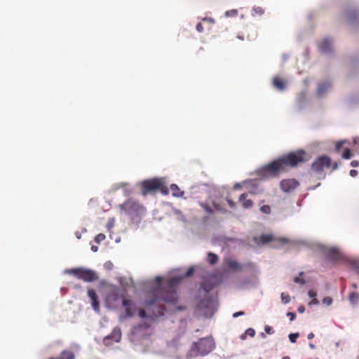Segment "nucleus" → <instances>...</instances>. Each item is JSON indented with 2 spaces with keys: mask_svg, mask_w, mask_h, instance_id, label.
<instances>
[{
  "mask_svg": "<svg viewBox=\"0 0 359 359\" xmlns=\"http://www.w3.org/2000/svg\"><path fill=\"white\" fill-rule=\"evenodd\" d=\"M353 266L359 271V260L353 262Z\"/></svg>",
  "mask_w": 359,
  "mask_h": 359,
  "instance_id": "obj_42",
  "label": "nucleus"
},
{
  "mask_svg": "<svg viewBox=\"0 0 359 359\" xmlns=\"http://www.w3.org/2000/svg\"><path fill=\"white\" fill-rule=\"evenodd\" d=\"M294 281L296 283H299L301 285H304L305 284V280L304 279L301 278L300 277H295L294 279Z\"/></svg>",
  "mask_w": 359,
  "mask_h": 359,
  "instance_id": "obj_34",
  "label": "nucleus"
},
{
  "mask_svg": "<svg viewBox=\"0 0 359 359\" xmlns=\"http://www.w3.org/2000/svg\"><path fill=\"white\" fill-rule=\"evenodd\" d=\"M299 186V182L294 179L283 180L280 182L281 189L286 192L290 191Z\"/></svg>",
  "mask_w": 359,
  "mask_h": 359,
  "instance_id": "obj_11",
  "label": "nucleus"
},
{
  "mask_svg": "<svg viewBox=\"0 0 359 359\" xmlns=\"http://www.w3.org/2000/svg\"><path fill=\"white\" fill-rule=\"evenodd\" d=\"M88 295L91 301V304L93 308V309L95 311H99L100 310V302L97 299V296L96 294V292L94 290L88 289Z\"/></svg>",
  "mask_w": 359,
  "mask_h": 359,
  "instance_id": "obj_12",
  "label": "nucleus"
},
{
  "mask_svg": "<svg viewBox=\"0 0 359 359\" xmlns=\"http://www.w3.org/2000/svg\"><path fill=\"white\" fill-rule=\"evenodd\" d=\"M66 272L85 282H93L98 280V276L96 273L89 269L82 267L74 268L67 270Z\"/></svg>",
  "mask_w": 359,
  "mask_h": 359,
  "instance_id": "obj_7",
  "label": "nucleus"
},
{
  "mask_svg": "<svg viewBox=\"0 0 359 359\" xmlns=\"http://www.w3.org/2000/svg\"><path fill=\"white\" fill-rule=\"evenodd\" d=\"M127 292L126 290L113 286L110 288L106 297L107 304L114 306L121 300L122 306L125 308V315L121 316V319L131 318L134 313V304L131 299L126 297Z\"/></svg>",
  "mask_w": 359,
  "mask_h": 359,
  "instance_id": "obj_3",
  "label": "nucleus"
},
{
  "mask_svg": "<svg viewBox=\"0 0 359 359\" xmlns=\"http://www.w3.org/2000/svg\"><path fill=\"white\" fill-rule=\"evenodd\" d=\"M121 330L120 327H116L113 329L111 333L107 336H106L103 339V343L107 346H110L114 344V343H118L121 339Z\"/></svg>",
  "mask_w": 359,
  "mask_h": 359,
  "instance_id": "obj_10",
  "label": "nucleus"
},
{
  "mask_svg": "<svg viewBox=\"0 0 359 359\" xmlns=\"http://www.w3.org/2000/svg\"><path fill=\"white\" fill-rule=\"evenodd\" d=\"M239 201L241 203L243 208H250L253 205V201L248 198V194H242L239 197Z\"/></svg>",
  "mask_w": 359,
  "mask_h": 359,
  "instance_id": "obj_16",
  "label": "nucleus"
},
{
  "mask_svg": "<svg viewBox=\"0 0 359 359\" xmlns=\"http://www.w3.org/2000/svg\"><path fill=\"white\" fill-rule=\"evenodd\" d=\"M260 210L264 214H269L271 212V208L268 205H264L260 208Z\"/></svg>",
  "mask_w": 359,
  "mask_h": 359,
  "instance_id": "obj_28",
  "label": "nucleus"
},
{
  "mask_svg": "<svg viewBox=\"0 0 359 359\" xmlns=\"http://www.w3.org/2000/svg\"><path fill=\"white\" fill-rule=\"evenodd\" d=\"M121 208L133 217L142 214L144 211V206L133 199L127 200L121 205Z\"/></svg>",
  "mask_w": 359,
  "mask_h": 359,
  "instance_id": "obj_8",
  "label": "nucleus"
},
{
  "mask_svg": "<svg viewBox=\"0 0 359 359\" xmlns=\"http://www.w3.org/2000/svg\"><path fill=\"white\" fill-rule=\"evenodd\" d=\"M298 311H299V313H303V312L304 311V307L303 306H299V307L298 308Z\"/></svg>",
  "mask_w": 359,
  "mask_h": 359,
  "instance_id": "obj_47",
  "label": "nucleus"
},
{
  "mask_svg": "<svg viewBox=\"0 0 359 359\" xmlns=\"http://www.w3.org/2000/svg\"><path fill=\"white\" fill-rule=\"evenodd\" d=\"M348 299L352 304L355 305L359 300V294L357 292H353L349 294Z\"/></svg>",
  "mask_w": 359,
  "mask_h": 359,
  "instance_id": "obj_23",
  "label": "nucleus"
},
{
  "mask_svg": "<svg viewBox=\"0 0 359 359\" xmlns=\"http://www.w3.org/2000/svg\"><path fill=\"white\" fill-rule=\"evenodd\" d=\"M303 273H304L303 272H301V273H299V276H302V275H303Z\"/></svg>",
  "mask_w": 359,
  "mask_h": 359,
  "instance_id": "obj_55",
  "label": "nucleus"
},
{
  "mask_svg": "<svg viewBox=\"0 0 359 359\" xmlns=\"http://www.w3.org/2000/svg\"><path fill=\"white\" fill-rule=\"evenodd\" d=\"M282 359H290V358L289 356H285Z\"/></svg>",
  "mask_w": 359,
  "mask_h": 359,
  "instance_id": "obj_53",
  "label": "nucleus"
},
{
  "mask_svg": "<svg viewBox=\"0 0 359 359\" xmlns=\"http://www.w3.org/2000/svg\"><path fill=\"white\" fill-rule=\"evenodd\" d=\"M244 313H244L243 311H238V312L234 313L233 314V318H237V317H238V316H243V315H244Z\"/></svg>",
  "mask_w": 359,
  "mask_h": 359,
  "instance_id": "obj_44",
  "label": "nucleus"
},
{
  "mask_svg": "<svg viewBox=\"0 0 359 359\" xmlns=\"http://www.w3.org/2000/svg\"><path fill=\"white\" fill-rule=\"evenodd\" d=\"M182 277L177 276L163 280L161 276L155 278L156 286L148 294L145 302V310L139 311L140 318L151 320L163 316L165 308L164 303L175 304L178 299L177 289Z\"/></svg>",
  "mask_w": 359,
  "mask_h": 359,
  "instance_id": "obj_1",
  "label": "nucleus"
},
{
  "mask_svg": "<svg viewBox=\"0 0 359 359\" xmlns=\"http://www.w3.org/2000/svg\"><path fill=\"white\" fill-rule=\"evenodd\" d=\"M308 294L311 298H313L311 302L312 304H318L319 303L318 300L316 298V297L317 296V293L314 290H310L308 292Z\"/></svg>",
  "mask_w": 359,
  "mask_h": 359,
  "instance_id": "obj_25",
  "label": "nucleus"
},
{
  "mask_svg": "<svg viewBox=\"0 0 359 359\" xmlns=\"http://www.w3.org/2000/svg\"><path fill=\"white\" fill-rule=\"evenodd\" d=\"M245 334L250 337H254L255 334V331L252 328H248L245 331Z\"/></svg>",
  "mask_w": 359,
  "mask_h": 359,
  "instance_id": "obj_32",
  "label": "nucleus"
},
{
  "mask_svg": "<svg viewBox=\"0 0 359 359\" xmlns=\"http://www.w3.org/2000/svg\"><path fill=\"white\" fill-rule=\"evenodd\" d=\"M219 260L218 256L212 252H209L207 256V261L210 264H216Z\"/></svg>",
  "mask_w": 359,
  "mask_h": 359,
  "instance_id": "obj_22",
  "label": "nucleus"
},
{
  "mask_svg": "<svg viewBox=\"0 0 359 359\" xmlns=\"http://www.w3.org/2000/svg\"><path fill=\"white\" fill-rule=\"evenodd\" d=\"M345 16L347 22L353 23L357 20L358 12L355 8H349L346 11Z\"/></svg>",
  "mask_w": 359,
  "mask_h": 359,
  "instance_id": "obj_14",
  "label": "nucleus"
},
{
  "mask_svg": "<svg viewBox=\"0 0 359 359\" xmlns=\"http://www.w3.org/2000/svg\"><path fill=\"white\" fill-rule=\"evenodd\" d=\"M254 11L259 15H262L264 13V9L261 7L255 8Z\"/></svg>",
  "mask_w": 359,
  "mask_h": 359,
  "instance_id": "obj_35",
  "label": "nucleus"
},
{
  "mask_svg": "<svg viewBox=\"0 0 359 359\" xmlns=\"http://www.w3.org/2000/svg\"><path fill=\"white\" fill-rule=\"evenodd\" d=\"M141 187L142 194L144 196L157 191H160L163 195H168L169 193L164 180L161 178H153L144 180L141 184Z\"/></svg>",
  "mask_w": 359,
  "mask_h": 359,
  "instance_id": "obj_5",
  "label": "nucleus"
},
{
  "mask_svg": "<svg viewBox=\"0 0 359 359\" xmlns=\"http://www.w3.org/2000/svg\"><path fill=\"white\" fill-rule=\"evenodd\" d=\"M194 273V269L192 267L189 268L187 271L185 273V276L186 277H189V276H192Z\"/></svg>",
  "mask_w": 359,
  "mask_h": 359,
  "instance_id": "obj_38",
  "label": "nucleus"
},
{
  "mask_svg": "<svg viewBox=\"0 0 359 359\" xmlns=\"http://www.w3.org/2000/svg\"><path fill=\"white\" fill-rule=\"evenodd\" d=\"M357 142H358V140H357L356 138H354V139H353V143L354 144H357Z\"/></svg>",
  "mask_w": 359,
  "mask_h": 359,
  "instance_id": "obj_50",
  "label": "nucleus"
},
{
  "mask_svg": "<svg viewBox=\"0 0 359 359\" xmlns=\"http://www.w3.org/2000/svg\"><path fill=\"white\" fill-rule=\"evenodd\" d=\"M106 238V236L104 233H99L95 238V241L97 243H100L101 241H104Z\"/></svg>",
  "mask_w": 359,
  "mask_h": 359,
  "instance_id": "obj_27",
  "label": "nucleus"
},
{
  "mask_svg": "<svg viewBox=\"0 0 359 359\" xmlns=\"http://www.w3.org/2000/svg\"><path fill=\"white\" fill-rule=\"evenodd\" d=\"M274 240L273 235L271 234H262L258 238V242L262 244H266Z\"/></svg>",
  "mask_w": 359,
  "mask_h": 359,
  "instance_id": "obj_21",
  "label": "nucleus"
},
{
  "mask_svg": "<svg viewBox=\"0 0 359 359\" xmlns=\"http://www.w3.org/2000/svg\"><path fill=\"white\" fill-rule=\"evenodd\" d=\"M280 242L282 243H287V239L286 238H281V239H280Z\"/></svg>",
  "mask_w": 359,
  "mask_h": 359,
  "instance_id": "obj_49",
  "label": "nucleus"
},
{
  "mask_svg": "<svg viewBox=\"0 0 359 359\" xmlns=\"http://www.w3.org/2000/svg\"><path fill=\"white\" fill-rule=\"evenodd\" d=\"M170 190L174 197H182L184 192L181 191L177 184H172L170 185Z\"/></svg>",
  "mask_w": 359,
  "mask_h": 359,
  "instance_id": "obj_20",
  "label": "nucleus"
},
{
  "mask_svg": "<svg viewBox=\"0 0 359 359\" xmlns=\"http://www.w3.org/2000/svg\"><path fill=\"white\" fill-rule=\"evenodd\" d=\"M273 84L278 90H283L285 88V81L278 76L273 78Z\"/></svg>",
  "mask_w": 359,
  "mask_h": 359,
  "instance_id": "obj_19",
  "label": "nucleus"
},
{
  "mask_svg": "<svg viewBox=\"0 0 359 359\" xmlns=\"http://www.w3.org/2000/svg\"><path fill=\"white\" fill-rule=\"evenodd\" d=\"M76 356L73 351L69 350H64L62 351L59 357L57 358H49L48 359H75Z\"/></svg>",
  "mask_w": 359,
  "mask_h": 359,
  "instance_id": "obj_17",
  "label": "nucleus"
},
{
  "mask_svg": "<svg viewBox=\"0 0 359 359\" xmlns=\"http://www.w3.org/2000/svg\"><path fill=\"white\" fill-rule=\"evenodd\" d=\"M215 348V343L212 337L201 338L198 341L192 344L186 357L187 359H191L198 356H204L212 351Z\"/></svg>",
  "mask_w": 359,
  "mask_h": 359,
  "instance_id": "obj_4",
  "label": "nucleus"
},
{
  "mask_svg": "<svg viewBox=\"0 0 359 359\" xmlns=\"http://www.w3.org/2000/svg\"><path fill=\"white\" fill-rule=\"evenodd\" d=\"M287 316L290 318V321L294 320L296 318V314L292 312H288Z\"/></svg>",
  "mask_w": 359,
  "mask_h": 359,
  "instance_id": "obj_37",
  "label": "nucleus"
},
{
  "mask_svg": "<svg viewBox=\"0 0 359 359\" xmlns=\"http://www.w3.org/2000/svg\"><path fill=\"white\" fill-rule=\"evenodd\" d=\"M91 250L93 251V252H97V250H98V248L97 246H95V245H93L91 247Z\"/></svg>",
  "mask_w": 359,
  "mask_h": 359,
  "instance_id": "obj_48",
  "label": "nucleus"
},
{
  "mask_svg": "<svg viewBox=\"0 0 359 359\" xmlns=\"http://www.w3.org/2000/svg\"><path fill=\"white\" fill-rule=\"evenodd\" d=\"M201 206L205 210V211L206 212L210 213V214H211L212 212V210L211 209V208L208 205L204 204V203H201Z\"/></svg>",
  "mask_w": 359,
  "mask_h": 359,
  "instance_id": "obj_31",
  "label": "nucleus"
},
{
  "mask_svg": "<svg viewBox=\"0 0 359 359\" xmlns=\"http://www.w3.org/2000/svg\"><path fill=\"white\" fill-rule=\"evenodd\" d=\"M198 310L205 317H211L215 311V302L210 297L201 300L197 305Z\"/></svg>",
  "mask_w": 359,
  "mask_h": 359,
  "instance_id": "obj_9",
  "label": "nucleus"
},
{
  "mask_svg": "<svg viewBox=\"0 0 359 359\" xmlns=\"http://www.w3.org/2000/svg\"><path fill=\"white\" fill-rule=\"evenodd\" d=\"M358 175V171L356 170H351L350 175L353 177H356Z\"/></svg>",
  "mask_w": 359,
  "mask_h": 359,
  "instance_id": "obj_45",
  "label": "nucleus"
},
{
  "mask_svg": "<svg viewBox=\"0 0 359 359\" xmlns=\"http://www.w3.org/2000/svg\"><path fill=\"white\" fill-rule=\"evenodd\" d=\"M264 330L269 334H271L273 333V330L272 327L269 325L265 327Z\"/></svg>",
  "mask_w": 359,
  "mask_h": 359,
  "instance_id": "obj_36",
  "label": "nucleus"
},
{
  "mask_svg": "<svg viewBox=\"0 0 359 359\" xmlns=\"http://www.w3.org/2000/svg\"><path fill=\"white\" fill-rule=\"evenodd\" d=\"M309 346L311 348H315V346L313 344H309Z\"/></svg>",
  "mask_w": 359,
  "mask_h": 359,
  "instance_id": "obj_51",
  "label": "nucleus"
},
{
  "mask_svg": "<svg viewBox=\"0 0 359 359\" xmlns=\"http://www.w3.org/2000/svg\"><path fill=\"white\" fill-rule=\"evenodd\" d=\"M352 156L351 151L349 149H346L342 154V158L345 159H350Z\"/></svg>",
  "mask_w": 359,
  "mask_h": 359,
  "instance_id": "obj_26",
  "label": "nucleus"
},
{
  "mask_svg": "<svg viewBox=\"0 0 359 359\" xmlns=\"http://www.w3.org/2000/svg\"><path fill=\"white\" fill-rule=\"evenodd\" d=\"M196 29L199 32H202L203 31V26L201 22L196 25Z\"/></svg>",
  "mask_w": 359,
  "mask_h": 359,
  "instance_id": "obj_40",
  "label": "nucleus"
},
{
  "mask_svg": "<svg viewBox=\"0 0 359 359\" xmlns=\"http://www.w3.org/2000/svg\"><path fill=\"white\" fill-rule=\"evenodd\" d=\"M344 142H345L344 141H341V142H337L336 145H335L336 149L337 150L340 149Z\"/></svg>",
  "mask_w": 359,
  "mask_h": 359,
  "instance_id": "obj_41",
  "label": "nucleus"
},
{
  "mask_svg": "<svg viewBox=\"0 0 359 359\" xmlns=\"http://www.w3.org/2000/svg\"><path fill=\"white\" fill-rule=\"evenodd\" d=\"M323 302L325 304L330 305L332 303V299L330 297H326L323 299Z\"/></svg>",
  "mask_w": 359,
  "mask_h": 359,
  "instance_id": "obj_33",
  "label": "nucleus"
},
{
  "mask_svg": "<svg viewBox=\"0 0 359 359\" xmlns=\"http://www.w3.org/2000/svg\"><path fill=\"white\" fill-rule=\"evenodd\" d=\"M331 87V84L330 82L326 81L321 83H319L317 88V93L318 95H322L325 93Z\"/></svg>",
  "mask_w": 359,
  "mask_h": 359,
  "instance_id": "obj_18",
  "label": "nucleus"
},
{
  "mask_svg": "<svg viewBox=\"0 0 359 359\" xmlns=\"http://www.w3.org/2000/svg\"><path fill=\"white\" fill-rule=\"evenodd\" d=\"M313 337H314V334H313V333H312V332L309 333V334L307 335V338H308L309 339H312Z\"/></svg>",
  "mask_w": 359,
  "mask_h": 359,
  "instance_id": "obj_46",
  "label": "nucleus"
},
{
  "mask_svg": "<svg viewBox=\"0 0 359 359\" xmlns=\"http://www.w3.org/2000/svg\"><path fill=\"white\" fill-rule=\"evenodd\" d=\"M281 299L284 304H287L290 301V297L288 294H281Z\"/></svg>",
  "mask_w": 359,
  "mask_h": 359,
  "instance_id": "obj_30",
  "label": "nucleus"
},
{
  "mask_svg": "<svg viewBox=\"0 0 359 359\" xmlns=\"http://www.w3.org/2000/svg\"><path fill=\"white\" fill-rule=\"evenodd\" d=\"M332 41L326 38L321 41L319 46L320 50L323 53H328L332 50Z\"/></svg>",
  "mask_w": 359,
  "mask_h": 359,
  "instance_id": "obj_15",
  "label": "nucleus"
},
{
  "mask_svg": "<svg viewBox=\"0 0 359 359\" xmlns=\"http://www.w3.org/2000/svg\"><path fill=\"white\" fill-rule=\"evenodd\" d=\"M351 165L352 167H358L359 165V161L357 160H353L351 161Z\"/></svg>",
  "mask_w": 359,
  "mask_h": 359,
  "instance_id": "obj_43",
  "label": "nucleus"
},
{
  "mask_svg": "<svg viewBox=\"0 0 359 359\" xmlns=\"http://www.w3.org/2000/svg\"><path fill=\"white\" fill-rule=\"evenodd\" d=\"M332 167V170L338 168L339 165L337 162L332 163L331 158L326 155L318 156L311 164V170L317 174H322L325 168H329Z\"/></svg>",
  "mask_w": 359,
  "mask_h": 359,
  "instance_id": "obj_6",
  "label": "nucleus"
},
{
  "mask_svg": "<svg viewBox=\"0 0 359 359\" xmlns=\"http://www.w3.org/2000/svg\"><path fill=\"white\" fill-rule=\"evenodd\" d=\"M352 286H353V288H357V285H356V284H355V283H353V284L352 285Z\"/></svg>",
  "mask_w": 359,
  "mask_h": 359,
  "instance_id": "obj_52",
  "label": "nucleus"
},
{
  "mask_svg": "<svg viewBox=\"0 0 359 359\" xmlns=\"http://www.w3.org/2000/svg\"><path fill=\"white\" fill-rule=\"evenodd\" d=\"M76 236H77L78 238H80L79 234H77Z\"/></svg>",
  "mask_w": 359,
  "mask_h": 359,
  "instance_id": "obj_54",
  "label": "nucleus"
},
{
  "mask_svg": "<svg viewBox=\"0 0 359 359\" xmlns=\"http://www.w3.org/2000/svg\"><path fill=\"white\" fill-rule=\"evenodd\" d=\"M227 266L229 269H231L232 270H235V271H238V270H240L241 269V266L240 264H238L236 261H229L227 263Z\"/></svg>",
  "mask_w": 359,
  "mask_h": 359,
  "instance_id": "obj_24",
  "label": "nucleus"
},
{
  "mask_svg": "<svg viewBox=\"0 0 359 359\" xmlns=\"http://www.w3.org/2000/svg\"><path fill=\"white\" fill-rule=\"evenodd\" d=\"M327 257L332 261L339 260L341 257V254L337 248H330L325 250Z\"/></svg>",
  "mask_w": 359,
  "mask_h": 359,
  "instance_id": "obj_13",
  "label": "nucleus"
},
{
  "mask_svg": "<svg viewBox=\"0 0 359 359\" xmlns=\"http://www.w3.org/2000/svg\"><path fill=\"white\" fill-rule=\"evenodd\" d=\"M305 154L304 150L289 153L262 167V172L266 175L276 176L285 171L286 168L294 167L305 161Z\"/></svg>",
  "mask_w": 359,
  "mask_h": 359,
  "instance_id": "obj_2",
  "label": "nucleus"
},
{
  "mask_svg": "<svg viewBox=\"0 0 359 359\" xmlns=\"http://www.w3.org/2000/svg\"><path fill=\"white\" fill-rule=\"evenodd\" d=\"M298 337H299V333L290 334H289L290 341L292 343H295L297 341V339L298 338Z\"/></svg>",
  "mask_w": 359,
  "mask_h": 359,
  "instance_id": "obj_29",
  "label": "nucleus"
},
{
  "mask_svg": "<svg viewBox=\"0 0 359 359\" xmlns=\"http://www.w3.org/2000/svg\"><path fill=\"white\" fill-rule=\"evenodd\" d=\"M226 202L230 208H233L235 207V203L231 199L227 198Z\"/></svg>",
  "mask_w": 359,
  "mask_h": 359,
  "instance_id": "obj_39",
  "label": "nucleus"
}]
</instances>
